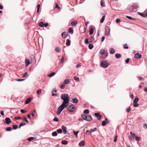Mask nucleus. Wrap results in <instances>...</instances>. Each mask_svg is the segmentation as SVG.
<instances>
[{
    "label": "nucleus",
    "mask_w": 147,
    "mask_h": 147,
    "mask_svg": "<svg viewBox=\"0 0 147 147\" xmlns=\"http://www.w3.org/2000/svg\"><path fill=\"white\" fill-rule=\"evenodd\" d=\"M115 51L113 48H111V51H110V53L111 54H113L115 53Z\"/></svg>",
    "instance_id": "obj_25"
},
{
    "label": "nucleus",
    "mask_w": 147,
    "mask_h": 147,
    "mask_svg": "<svg viewBox=\"0 0 147 147\" xmlns=\"http://www.w3.org/2000/svg\"><path fill=\"white\" fill-rule=\"evenodd\" d=\"M70 43L71 42L70 40L69 39H67L66 40V45L67 46H69L70 45Z\"/></svg>",
    "instance_id": "obj_21"
},
{
    "label": "nucleus",
    "mask_w": 147,
    "mask_h": 147,
    "mask_svg": "<svg viewBox=\"0 0 147 147\" xmlns=\"http://www.w3.org/2000/svg\"><path fill=\"white\" fill-rule=\"evenodd\" d=\"M115 56L116 57L117 59L120 57H121V55L120 54H116Z\"/></svg>",
    "instance_id": "obj_28"
},
{
    "label": "nucleus",
    "mask_w": 147,
    "mask_h": 147,
    "mask_svg": "<svg viewBox=\"0 0 147 147\" xmlns=\"http://www.w3.org/2000/svg\"><path fill=\"white\" fill-rule=\"evenodd\" d=\"M138 15L143 17L146 18L147 16L146 13V14H143L139 12H138Z\"/></svg>",
    "instance_id": "obj_12"
},
{
    "label": "nucleus",
    "mask_w": 147,
    "mask_h": 147,
    "mask_svg": "<svg viewBox=\"0 0 147 147\" xmlns=\"http://www.w3.org/2000/svg\"><path fill=\"white\" fill-rule=\"evenodd\" d=\"M74 80L75 81H79V78L78 77L74 76Z\"/></svg>",
    "instance_id": "obj_50"
},
{
    "label": "nucleus",
    "mask_w": 147,
    "mask_h": 147,
    "mask_svg": "<svg viewBox=\"0 0 147 147\" xmlns=\"http://www.w3.org/2000/svg\"><path fill=\"white\" fill-rule=\"evenodd\" d=\"M77 23V21H73L71 22V24L72 26H74Z\"/></svg>",
    "instance_id": "obj_22"
},
{
    "label": "nucleus",
    "mask_w": 147,
    "mask_h": 147,
    "mask_svg": "<svg viewBox=\"0 0 147 147\" xmlns=\"http://www.w3.org/2000/svg\"><path fill=\"white\" fill-rule=\"evenodd\" d=\"M57 135V133L56 131H54L52 133V135L53 136H56Z\"/></svg>",
    "instance_id": "obj_37"
},
{
    "label": "nucleus",
    "mask_w": 147,
    "mask_h": 147,
    "mask_svg": "<svg viewBox=\"0 0 147 147\" xmlns=\"http://www.w3.org/2000/svg\"><path fill=\"white\" fill-rule=\"evenodd\" d=\"M129 58H128L127 59H126L125 60V62L127 63H128L129 62Z\"/></svg>",
    "instance_id": "obj_63"
},
{
    "label": "nucleus",
    "mask_w": 147,
    "mask_h": 147,
    "mask_svg": "<svg viewBox=\"0 0 147 147\" xmlns=\"http://www.w3.org/2000/svg\"><path fill=\"white\" fill-rule=\"evenodd\" d=\"M72 102L74 103H77L78 102V100L76 98H73Z\"/></svg>",
    "instance_id": "obj_23"
},
{
    "label": "nucleus",
    "mask_w": 147,
    "mask_h": 147,
    "mask_svg": "<svg viewBox=\"0 0 147 147\" xmlns=\"http://www.w3.org/2000/svg\"><path fill=\"white\" fill-rule=\"evenodd\" d=\"M100 64L101 66L104 68L107 67L109 65L106 61H100Z\"/></svg>",
    "instance_id": "obj_4"
},
{
    "label": "nucleus",
    "mask_w": 147,
    "mask_h": 147,
    "mask_svg": "<svg viewBox=\"0 0 147 147\" xmlns=\"http://www.w3.org/2000/svg\"><path fill=\"white\" fill-rule=\"evenodd\" d=\"M69 80H66L64 81V84H67L69 83Z\"/></svg>",
    "instance_id": "obj_42"
},
{
    "label": "nucleus",
    "mask_w": 147,
    "mask_h": 147,
    "mask_svg": "<svg viewBox=\"0 0 147 147\" xmlns=\"http://www.w3.org/2000/svg\"><path fill=\"white\" fill-rule=\"evenodd\" d=\"M39 25L40 27H42L44 26V24L43 22H41L39 23Z\"/></svg>",
    "instance_id": "obj_26"
},
{
    "label": "nucleus",
    "mask_w": 147,
    "mask_h": 147,
    "mask_svg": "<svg viewBox=\"0 0 147 147\" xmlns=\"http://www.w3.org/2000/svg\"><path fill=\"white\" fill-rule=\"evenodd\" d=\"M57 131L58 133H61L62 132V130L61 129H59L57 130Z\"/></svg>",
    "instance_id": "obj_48"
},
{
    "label": "nucleus",
    "mask_w": 147,
    "mask_h": 147,
    "mask_svg": "<svg viewBox=\"0 0 147 147\" xmlns=\"http://www.w3.org/2000/svg\"><path fill=\"white\" fill-rule=\"evenodd\" d=\"M55 74V72H53L48 75V76L50 77H51L54 76Z\"/></svg>",
    "instance_id": "obj_33"
},
{
    "label": "nucleus",
    "mask_w": 147,
    "mask_h": 147,
    "mask_svg": "<svg viewBox=\"0 0 147 147\" xmlns=\"http://www.w3.org/2000/svg\"><path fill=\"white\" fill-rule=\"evenodd\" d=\"M26 125V123L24 122H22L19 125V128H20L22 126H23L24 125Z\"/></svg>",
    "instance_id": "obj_27"
},
{
    "label": "nucleus",
    "mask_w": 147,
    "mask_h": 147,
    "mask_svg": "<svg viewBox=\"0 0 147 147\" xmlns=\"http://www.w3.org/2000/svg\"><path fill=\"white\" fill-rule=\"evenodd\" d=\"M61 49L59 47H56L55 49V50L56 51V52L58 53L60 52L61 51Z\"/></svg>",
    "instance_id": "obj_20"
},
{
    "label": "nucleus",
    "mask_w": 147,
    "mask_h": 147,
    "mask_svg": "<svg viewBox=\"0 0 147 147\" xmlns=\"http://www.w3.org/2000/svg\"><path fill=\"white\" fill-rule=\"evenodd\" d=\"M68 32L69 33L72 34L73 33L74 31L73 29L70 27L69 29Z\"/></svg>",
    "instance_id": "obj_18"
},
{
    "label": "nucleus",
    "mask_w": 147,
    "mask_h": 147,
    "mask_svg": "<svg viewBox=\"0 0 147 147\" xmlns=\"http://www.w3.org/2000/svg\"><path fill=\"white\" fill-rule=\"evenodd\" d=\"M12 127L14 129H16L18 128V125H13L12 126Z\"/></svg>",
    "instance_id": "obj_30"
},
{
    "label": "nucleus",
    "mask_w": 147,
    "mask_h": 147,
    "mask_svg": "<svg viewBox=\"0 0 147 147\" xmlns=\"http://www.w3.org/2000/svg\"><path fill=\"white\" fill-rule=\"evenodd\" d=\"M131 110V109L130 107H128L126 109V111L127 112H129Z\"/></svg>",
    "instance_id": "obj_52"
},
{
    "label": "nucleus",
    "mask_w": 147,
    "mask_h": 147,
    "mask_svg": "<svg viewBox=\"0 0 147 147\" xmlns=\"http://www.w3.org/2000/svg\"><path fill=\"white\" fill-rule=\"evenodd\" d=\"M62 144L63 145H66L67 144V142L66 140H64L62 141Z\"/></svg>",
    "instance_id": "obj_29"
},
{
    "label": "nucleus",
    "mask_w": 147,
    "mask_h": 147,
    "mask_svg": "<svg viewBox=\"0 0 147 147\" xmlns=\"http://www.w3.org/2000/svg\"><path fill=\"white\" fill-rule=\"evenodd\" d=\"M105 3L104 0H101L100 1L101 5L102 7H105Z\"/></svg>",
    "instance_id": "obj_15"
},
{
    "label": "nucleus",
    "mask_w": 147,
    "mask_h": 147,
    "mask_svg": "<svg viewBox=\"0 0 147 147\" xmlns=\"http://www.w3.org/2000/svg\"><path fill=\"white\" fill-rule=\"evenodd\" d=\"M40 4H38V5H37V13H38L39 11V9H40Z\"/></svg>",
    "instance_id": "obj_36"
},
{
    "label": "nucleus",
    "mask_w": 147,
    "mask_h": 147,
    "mask_svg": "<svg viewBox=\"0 0 147 147\" xmlns=\"http://www.w3.org/2000/svg\"><path fill=\"white\" fill-rule=\"evenodd\" d=\"M90 131H88V130H87L86 131V134L87 135H88L90 134Z\"/></svg>",
    "instance_id": "obj_64"
},
{
    "label": "nucleus",
    "mask_w": 147,
    "mask_h": 147,
    "mask_svg": "<svg viewBox=\"0 0 147 147\" xmlns=\"http://www.w3.org/2000/svg\"><path fill=\"white\" fill-rule=\"evenodd\" d=\"M28 74L27 72H25L23 76V77L25 78L28 75Z\"/></svg>",
    "instance_id": "obj_51"
},
{
    "label": "nucleus",
    "mask_w": 147,
    "mask_h": 147,
    "mask_svg": "<svg viewBox=\"0 0 147 147\" xmlns=\"http://www.w3.org/2000/svg\"><path fill=\"white\" fill-rule=\"evenodd\" d=\"M53 120L55 121H56V122H58L59 121V119H58V118L57 117H55Z\"/></svg>",
    "instance_id": "obj_49"
},
{
    "label": "nucleus",
    "mask_w": 147,
    "mask_h": 147,
    "mask_svg": "<svg viewBox=\"0 0 147 147\" xmlns=\"http://www.w3.org/2000/svg\"><path fill=\"white\" fill-rule=\"evenodd\" d=\"M61 62L62 63H63L64 62V58L63 56L62 57L61 60Z\"/></svg>",
    "instance_id": "obj_60"
},
{
    "label": "nucleus",
    "mask_w": 147,
    "mask_h": 147,
    "mask_svg": "<svg viewBox=\"0 0 147 147\" xmlns=\"http://www.w3.org/2000/svg\"><path fill=\"white\" fill-rule=\"evenodd\" d=\"M62 128L63 130V132L64 134H65L67 133V127H65L63 126L62 127Z\"/></svg>",
    "instance_id": "obj_13"
},
{
    "label": "nucleus",
    "mask_w": 147,
    "mask_h": 147,
    "mask_svg": "<svg viewBox=\"0 0 147 147\" xmlns=\"http://www.w3.org/2000/svg\"><path fill=\"white\" fill-rule=\"evenodd\" d=\"M94 40V38L93 37L91 36L90 39V41H89V42H92Z\"/></svg>",
    "instance_id": "obj_44"
},
{
    "label": "nucleus",
    "mask_w": 147,
    "mask_h": 147,
    "mask_svg": "<svg viewBox=\"0 0 147 147\" xmlns=\"http://www.w3.org/2000/svg\"><path fill=\"white\" fill-rule=\"evenodd\" d=\"M27 111H24L23 110V109H21L20 110V111L22 112V113H26L27 112Z\"/></svg>",
    "instance_id": "obj_59"
},
{
    "label": "nucleus",
    "mask_w": 147,
    "mask_h": 147,
    "mask_svg": "<svg viewBox=\"0 0 147 147\" xmlns=\"http://www.w3.org/2000/svg\"><path fill=\"white\" fill-rule=\"evenodd\" d=\"M105 16L104 15L102 17L100 21V23H102L104 22L105 18Z\"/></svg>",
    "instance_id": "obj_24"
},
{
    "label": "nucleus",
    "mask_w": 147,
    "mask_h": 147,
    "mask_svg": "<svg viewBox=\"0 0 147 147\" xmlns=\"http://www.w3.org/2000/svg\"><path fill=\"white\" fill-rule=\"evenodd\" d=\"M93 47V45L91 44H90L89 45L88 48L90 49H92Z\"/></svg>",
    "instance_id": "obj_40"
},
{
    "label": "nucleus",
    "mask_w": 147,
    "mask_h": 147,
    "mask_svg": "<svg viewBox=\"0 0 147 147\" xmlns=\"http://www.w3.org/2000/svg\"><path fill=\"white\" fill-rule=\"evenodd\" d=\"M138 97L136 98L134 100L133 102H137L138 100Z\"/></svg>",
    "instance_id": "obj_43"
},
{
    "label": "nucleus",
    "mask_w": 147,
    "mask_h": 147,
    "mask_svg": "<svg viewBox=\"0 0 147 147\" xmlns=\"http://www.w3.org/2000/svg\"><path fill=\"white\" fill-rule=\"evenodd\" d=\"M84 113L85 114H88L89 113V110L88 109L85 110L84 111Z\"/></svg>",
    "instance_id": "obj_31"
},
{
    "label": "nucleus",
    "mask_w": 147,
    "mask_h": 147,
    "mask_svg": "<svg viewBox=\"0 0 147 147\" xmlns=\"http://www.w3.org/2000/svg\"><path fill=\"white\" fill-rule=\"evenodd\" d=\"M138 105H139V104H138L137 103V102H134L133 106L134 107H136L138 106Z\"/></svg>",
    "instance_id": "obj_41"
},
{
    "label": "nucleus",
    "mask_w": 147,
    "mask_h": 147,
    "mask_svg": "<svg viewBox=\"0 0 147 147\" xmlns=\"http://www.w3.org/2000/svg\"><path fill=\"white\" fill-rule=\"evenodd\" d=\"M33 139H34V138L31 137L29 138L28 139V141H32V140H33Z\"/></svg>",
    "instance_id": "obj_56"
},
{
    "label": "nucleus",
    "mask_w": 147,
    "mask_h": 147,
    "mask_svg": "<svg viewBox=\"0 0 147 147\" xmlns=\"http://www.w3.org/2000/svg\"><path fill=\"white\" fill-rule=\"evenodd\" d=\"M32 98H28L26 100L25 102V104H27L29 103L32 100Z\"/></svg>",
    "instance_id": "obj_16"
},
{
    "label": "nucleus",
    "mask_w": 147,
    "mask_h": 147,
    "mask_svg": "<svg viewBox=\"0 0 147 147\" xmlns=\"http://www.w3.org/2000/svg\"><path fill=\"white\" fill-rule=\"evenodd\" d=\"M61 98L63 100L62 103L68 106L69 104V97L68 94H62Z\"/></svg>",
    "instance_id": "obj_1"
},
{
    "label": "nucleus",
    "mask_w": 147,
    "mask_h": 147,
    "mask_svg": "<svg viewBox=\"0 0 147 147\" xmlns=\"http://www.w3.org/2000/svg\"><path fill=\"white\" fill-rule=\"evenodd\" d=\"M106 123H107L105 121H103L102 122V125L103 126H104L105 125Z\"/></svg>",
    "instance_id": "obj_53"
},
{
    "label": "nucleus",
    "mask_w": 147,
    "mask_h": 147,
    "mask_svg": "<svg viewBox=\"0 0 147 147\" xmlns=\"http://www.w3.org/2000/svg\"><path fill=\"white\" fill-rule=\"evenodd\" d=\"M55 8H57L59 9H60L59 7V6L58 5V4L57 3H56V7H55Z\"/></svg>",
    "instance_id": "obj_62"
},
{
    "label": "nucleus",
    "mask_w": 147,
    "mask_h": 147,
    "mask_svg": "<svg viewBox=\"0 0 147 147\" xmlns=\"http://www.w3.org/2000/svg\"><path fill=\"white\" fill-rule=\"evenodd\" d=\"M135 140L136 141H139L140 140V137H138L137 136H135Z\"/></svg>",
    "instance_id": "obj_54"
},
{
    "label": "nucleus",
    "mask_w": 147,
    "mask_h": 147,
    "mask_svg": "<svg viewBox=\"0 0 147 147\" xmlns=\"http://www.w3.org/2000/svg\"><path fill=\"white\" fill-rule=\"evenodd\" d=\"M25 80V79H18L17 80H16L18 82H20V81H24Z\"/></svg>",
    "instance_id": "obj_61"
},
{
    "label": "nucleus",
    "mask_w": 147,
    "mask_h": 147,
    "mask_svg": "<svg viewBox=\"0 0 147 147\" xmlns=\"http://www.w3.org/2000/svg\"><path fill=\"white\" fill-rule=\"evenodd\" d=\"M65 85L64 84H63L61 85V88L62 89H63L65 88Z\"/></svg>",
    "instance_id": "obj_55"
},
{
    "label": "nucleus",
    "mask_w": 147,
    "mask_h": 147,
    "mask_svg": "<svg viewBox=\"0 0 147 147\" xmlns=\"http://www.w3.org/2000/svg\"><path fill=\"white\" fill-rule=\"evenodd\" d=\"M97 130V128L96 127H95L94 128V129H91L90 130V133H91L94 131H96Z\"/></svg>",
    "instance_id": "obj_38"
},
{
    "label": "nucleus",
    "mask_w": 147,
    "mask_h": 147,
    "mask_svg": "<svg viewBox=\"0 0 147 147\" xmlns=\"http://www.w3.org/2000/svg\"><path fill=\"white\" fill-rule=\"evenodd\" d=\"M41 91H42V90L41 89L38 90L37 91V94H38L39 95L41 93Z\"/></svg>",
    "instance_id": "obj_39"
},
{
    "label": "nucleus",
    "mask_w": 147,
    "mask_h": 147,
    "mask_svg": "<svg viewBox=\"0 0 147 147\" xmlns=\"http://www.w3.org/2000/svg\"><path fill=\"white\" fill-rule=\"evenodd\" d=\"M23 120L25 121L27 123H28V121L27 120V118L25 117H23Z\"/></svg>",
    "instance_id": "obj_34"
},
{
    "label": "nucleus",
    "mask_w": 147,
    "mask_h": 147,
    "mask_svg": "<svg viewBox=\"0 0 147 147\" xmlns=\"http://www.w3.org/2000/svg\"><path fill=\"white\" fill-rule=\"evenodd\" d=\"M85 144V142L83 141H81L79 143V145L80 146H84Z\"/></svg>",
    "instance_id": "obj_19"
},
{
    "label": "nucleus",
    "mask_w": 147,
    "mask_h": 147,
    "mask_svg": "<svg viewBox=\"0 0 147 147\" xmlns=\"http://www.w3.org/2000/svg\"><path fill=\"white\" fill-rule=\"evenodd\" d=\"M124 48L125 49H128V47L127 44H125L124 45Z\"/></svg>",
    "instance_id": "obj_45"
},
{
    "label": "nucleus",
    "mask_w": 147,
    "mask_h": 147,
    "mask_svg": "<svg viewBox=\"0 0 147 147\" xmlns=\"http://www.w3.org/2000/svg\"><path fill=\"white\" fill-rule=\"evenodd\" d=\"M81 117L83 119L88 121H90L92 120V118L90 115L82 114Z\"/></svg>",
    "instance_id": "obj_3"
},
{
    "label": "nucleus",
    "mask_w": 147,
    "mask_h": 147,
    "mask_svg": "<svg viewBox=\"0 0 147 147\" xmlns=\"http://www.w3.org/2000/svg\"><path fill=\"white\" fill-rule=\"evenodd\" d=\"M137 6L135 4L132 5L129 8V11L130 12H132L133 10L136 9Z\"/></svg>",
    "instance_id": "obj_6"
},
{
    "label": "nucleus",
    "mask_w": 147,
    "mask_h": 147,
    "mask_svg": "<svg viewBox=\"0 0 147 147\" xmlns=\"http://www.w3.org/2000/svg\"><path fill=\"white\" fill-rule=\"evenodd\" d=\"M67 106V105L62 103L58 108L57 112V115H59L61 112L63 110L64 108L66 107Z\"/></svg>",
    "instance_id": "obj_2"
},
{
    "label": "nucleus",
    "mask_w": 147,
    "mask_h": 147,
    "mask_svg": "<svg viewBox=\"0 0 147 147\" xmlns=\"http://www.w3.org/2000/svg\"><path fill=\"white\" fill-rule=\"evenodd\" d=\"M130 134L133 137H135L136 136V134L135 133H132L131 131L130 132Z\"/></svg>",
    "instance_id": "obj_46"
},
{
    "label": "nucleus",
    "mask_w": 147,
    "mask_h": 147,
    "mask_svg": "<svg viewBox=\"0 0 147 147\" xmlns=\"http://www.w3.org/2000/svg\"><path fill=\"white\" fill-rule=\"evenodd\" d=\"M11 121L9 118L6 117L5 118V121L4 122L5 123L7 124H9L11 123Z\"/></svg>",
    "instance_id": "obj_7"
},
{
    "label": "nucleus",
    "mask_w": 147,
    "mask_h": 147,
    "mask_svg": "<svg viewBox=\"0 0 147 147\" xmlns=\"http://www.w3.org/2000/svg\"><path fill=\"white\" fill-rule=\"evenodd\" d=\"M68 33L67 32H64L62 34L61 36L63 38H65L68 36Z\"/></svg>",
    "instance_id": "obj_9"
},
{
    "label": "nucleus",
    "mask_w": 147,
    "mask_h": 147,
    "mask_svg": "<svg viewBox=\"0 0 147 147\" xmlns=\"http://www.w3.org/2000/svg\"><path fill=\"white\" fill-rule=\"evenodd\" d=\"M94 32V29L91 27L90 28V30L89 31V34L90 35H91L93 34Z\"/></svg>",
    "instance_id": "obj_17"
},
{
    "label": "nucleus",
    "mask_w": 147,
    "mask_h": 147,
    "mask_svg": "<svg viewBox=\"0 0 147 147\" xmlns=\"http://www.w3.org/2000/svg\"><path fill=\"white\" fill-rule=\"evenodd\" d=\"M21 117H15L14 119L15 120H17V119L19 120V119H21Z\"/></svg>",
    "instance_id": "obj_58"
},
{
    "label": "nucleus",
    "mask_w": 147,
    "mask_h": 147,
    "mask_svg": "<svg viewBox=\"0 0 147 147\" xmlns=\"http://www.w3.org/2000/svg\"><path fill=\"white\" fill-rule=\"evenodd\" d=\"M79 131H77V132H75V131H74V134L77 137H78V134L79 133Z\"/></svg>",
    "instance_id": "obj_47"
},
{
    "label": "nucleus",
    "mask_w": 147,
    "mask_h": 147,
    "mask_svg": "<svg viewBox=\"0 0 147 147\" xmlns=\"http://www.w3.org/2000/svg\"><path fill=\"white\" fill-rule=\"evenodd\" d=\"M26 66H27L30 64V61L28 59H26Z\"/></svg>",
    "instance_id": "obj_14"
},
{
    "label": "nucleus",
    "mask_w": 147,
    "mask_h": 147,
    "mask_svg": "<svg viewBox=\"0 0 147 147\" xmlns=\"http://www.w3.org/2000/svg\"><path fill=\"white\" fill-rule=\"evenodd\" d=\"M110 31V28L109 27H107L105 29V35L107 36L109 34Z\"/></svg>",
    "instance_id": "obj_11"
},
{
    "label": "nucleus",
    "mask_w": 147,
    "mask_h": 147,
    "mask_svg": "<svg viewBox=\"0 0 147 147\" xmlns=\"http://www.w3.org/2000/svg\"><path fill=\"white\" fill-rule=\"evenodd\" d=\"M95 116L99 120L101 119V115L98 113H94Z\"/></svg>",
    "instance_id": "obj_8"
},
{
    "label": "nucleus",
    "mask_w": 147,
    "mask_h": 147,
    "mask_svg": "<svg viewBox=\"0 0 147 147\" xmlns=\"http://www.w3.org/2000/svg\"><path fill=\"white\" fill-rule=\"evenodd\" d=\"M134 57L137 59H139L142 57V55L139 53H137L134 55Z\"/></svg>",
    "instance_id": "obj_10"
},
{
    "label": "nucleus",
    "mask_w": 147,
    "mask_h": 147,
    "mask_svg": "<svg viewBox=\"0 0 147 147\" xmlns=\"http://www.w3.org/2000/svg\"><path fill=\"white\" fill-rule=\"evenodd\" d=\"M12 129V128L11 127H8L6 128V130L7 131H11Z\"/></svg>",
    "instance_id": "obj_32"
},
{
    "label": "nucleus",
    "mask_w": 147,
    "mask_h": 147,
    "mask_svg": "<svg viewBox=\"0 0 147 147\" xmlns=\"http://www.w3.org/2000/svg\"><path fill=\"white\" fill-rule=\"evenodd\" d=\"M85 43H86V44H88V43H89V42H88V39H87V38H86L85 39Z\"/></svg>",
    "instance_id": "obj_57"
},
{
    "label": "nucleus",
    "mask_w": 147,
    "mask_h": 147,
    "mask_svg": "<svg viewBox=\"0 0 147 147\" xmlns=\"http://www.w3.org/2000/svg\"><path fill=\"white\" fill-rule=\"evenodd\" d=\"M67 110L69 112H73L75 109V106L73 105H69L67 107Z\"/></svg>",
    "instance_id": "obj_5"
},
{
    "label": "nucleus",
    "mask_w": 147,
    "mask_h": 147,
    "mask_svg": "<svg viewBox=\"0 0 147 147\" xmlns=\"http://www.w3.org/2000/svg\"><path fill=\"white\" fill-rule=\"evenodd\" d=\"M100 53L102 55H104L105 53V51L104 50L102 49L100 51Z\"/></svg>",
    "instance_id": "obj_35"
}]
</instances>
